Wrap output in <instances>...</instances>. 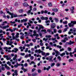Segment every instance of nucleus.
<instances>
[{
	"label": "nucleus",
	"instance_id": "f257e3e1",
	"mask_svg": "<svg viewBox=\"0 0 76 76\" xmlns=\"http://www.w3.org/2000/svg\"><path fill=\"white\" fill-rule=\"evenodd\" d=\"M74 25H76V21H71V23L68 24L69 27L73 28Z\"/></svg>",
	"mask_w": 76,
	"mask_h": 76
},
{
	"label": "nucleus",
	"instance_id": "f03ea898",
	"mask_svg": "<svg viewBox=\"0 0 76 76\" xmlns=\"http://www.w3.org/2000/svg\"><path fill=\"white\" fill-rule=\"evenodd\" d=\"M17 57H18V55L17 54H15L14 55V56L12 60L13 61H15V62H16L18 61V59L17 58Z\"/></svg>",
	"mask_w": 76,
	"mask_h": 76
},
{
	"label": "nucleus",
	"instance_id": "7ed1b4c3",
	"mask_svg": "<svg viewBox=\"0 0 76 76\" xmlns=\"http://www.w3.org/2000/svg\"><path fill=\"white\" fill-rule=\"evenodd\" d=\"M54 51H55L56 53V54L55 55L56 57H58V55H60V52H58V51L57 50H56L55 49H53Z\"/></svg>",
	"mask_w": 76,
	"mask_h": 76
},
{
	"label": "nucleus",
	"instance_id": "20e7f679",
	"mask_svg": "<svg viewBox=\"0 0 76 76\" xmlns=\"http://www.w3.org/2000/svg\"><path fill=\"white\" fill-rule=\"evenodd\" d=\"M1 25H0V28L2 29H6V28H8L9 27V26L7 25L6 26H1Z\"/></svg>",
	"mask_w": 76,
	"mask_h": 76
},
{
	"label": "nucleus",
	"instance_id": "39448f33",
	"mask_svg": "<svg viewBox=\"0 0 76 76\" xmlns=\"http://www.w3.org/2000/svg\"><path fill=\"white\" fill-rule=\"evenodd\" d=\"M14 18H18V17H23V15H17L16 14H13Z\"/></svg>",
	"mask_w": 76,
	"mask_h": 76
},
{
	"label": "nucleus",
	"instance_id": "423d86ee",
	"mask_svg": "<svg viewBox=\"0 0 76 76\" xmlns=\"http://www.w3.org/2000/svg\"><path fill=\"white\" fill-rule=\"evenodd\" d=\"M39 51H40V52H39V53H38V54H40L41 53H42V56H45V53L44 52V51L41 50L40 49H39Z\"/></svg>",
	"mask_w": 76,
	"mask_h": 76
},
{
	"label": "nucleus",
	"instance_id": "0eeeda50",
	"mask_svg": "<svg viewBox=\"0 0 76 76\" xmlns=\"http://www.w3.org/2000/svg\"><path fill=\"white\" fill-rule=\"evenodd\" d=\"M4 66H5V68H6L7 70H10L9 67L7 66V64H4Z\"/></svg>",
	"mask_w": 76,
	"mask_h": 76
},
{
	"label": "nucleus",
	"instance_id": "6e6552de",
	"mask_svg": "<svg viewBox=\"0 0 76 76\" xmlns=\"http://www.w3.org/2000/svg\"><path fill=\"white\" fill-rule=\"evenodd\" d=\"M23 5L24 6V7H28L29 6V5L27 3H26V2L24 3L23 4Z\"/></svg>",
	"mask_w": 76,
	"mask_h": 76
},
{
	"label": "nucleus",
	"instance_id": "1a4fd4ad",
	"mask_svg": "<svg viewBox=\"0 0 76 76\" xmlns=\"http://www.w3.org/2000/svg\"><path fill=\"white\" fill-rule=\"evenodd\" d=\"M56 24L54 23H52L51 25L52 28H54L56 27Z\"/></svg>",
	"mask_w": 76,
	"mask_h": 76
},
{
	"label": "nucleus",
	"instance_id": "9d476101",
	"mask_svg": "<svg viewBox=\"0 0 76 76\" xmlns=\"http://www.w3.org/2000/svg\"><path fill=\"white\" fill-rule=\"evenodd\" d=\"M15 33H12L11 34L12 35V39H16L15 38Z\"/></svg>",
	"mask_w": 76,
	"mask_h": 76
},
{
	"label": "nucleus",
	"instance_id": "9b49d317",
	"mask_svg": "<svg viewBox=\"0 0 76 76\" xmlns=\"http://www.w3.org/2000/svg\"><path fill=\"white\" fill-rule=\"evenodd\" d=\"M49 7H52L53 6V4L51 2H49L48 4Z\"/></svg>",
	"mask_w": 76,
	"mask_h": 76
},
{
	"label": "nucleus",
	"instance_id": "f8f14e48",
	"mask_svg": "<svg viewBox=\"0 0 76 76\" xmlns=\"http://www.w3.org/2000/svg\"><path fill=\"white\" fill-rule=\"evenodd\" d=\"M37 26H39V28H40V29H44V27H43L42 25H37Z\"/></svg>",
	"mask_w": 76,
	"mask_h": 76
},
{
	"label": "nucleus",
	"instance_id": "ddd939ff",
	"mask_svg": "<svg viewBox=\"0 0 76 76\" xmlns=\"http://www.w3.org/2000/svg\"><path fill=\"white\" fill-rule=\"evenodd\" d=\"M14 50H15V51L14 50V52L15 53H17V51H19V50H18V49L16 48H15L14 49Z\"/></svg>",
	"mask_w": 76,
	"mask_h": 76
},
{
	"label": "nucleus",
	"instance_id": "4468645a",
	"mask_svg": "<svg viewBox=\"0 0 76 76\" xmlns=\"http://www.w3.org/2000/svg\"><path fill=\"white\" fill-rule=\"evenodd\" d=\"M53 11L55 12H58V9L56 8H55L53 10Z\"/></svg>",
	"mask_w": 76,
	"mask_h": 76
},
{
	"label": "nucleus",
	"instance_id": "2eb2a0df",
	"mask_svg": "<svg viewBox=\"0 0 76 76\" xmlns=\"http://www.w3.org/2000/svg\"><path fill=\"white\" fill-rule=\"evenodd\" d=\"M37 75H38V74H37V73H33L31 75L32 76H37Z\"/></svg>",
	"mask_w": 76,
	"mask_h": 76
},
{
	"label": "nucleus",
	"instance_id": "dca6fc26",
	"mask_svg": "<svg viewBox=\"0 0 76 76\" xmlns=\"http://www.w3.org/2000/svg\"><path fill=\"white\" fill-rule=\"evenodd\" d=\"M33 64L34 65H35V62H34V61H32L29 64L30 65H31V64Z\"/></svg>",
	"mask_w": 76,
	"mask_h": 76
},
{
	"label": "nucleus",
	"instance_id": "f3484780",
	"mask_svg": "<svg viewBox=\"0 0 76 76\" xmlns=\"http://www.w3.org/2000/svg\"><path fill=\"white\" fill-rule=\"evenodd\" d=\"M69 45H72V44H73L75 43L74 42L72 41V40H70L69 42Z\"/></svg>",
	"mask_w": 76,
	"mask_h": 76
},
{
	"label": "nucleus",
	"instance_id": "a211bd4d",
	"mask_svg": "<svg viewBox=\"0 0 76 76\" xmlns=\"http://www.w3.org/2000/svg\"><path fill=\"white\" fill-rule=\"evenodd\" d=\"M41 32H44L45 34H46L47 33V31H46V29H42L41 30Z\"/></svg>",
	"mask_w": 76,
	"mask_h": 76
},
{
	"label": "nucleus",
	"instance_id": "6ab92c4d",
	"mask_svg": "<svg viewBox=\"0 0 76 76\" xmlns=\"http://www.w3.org/2000/svg\"><path fill=\"white\" fill-rule=\"evenodd\" d=\"M65 54H66V53L64 52L60 54V56H61V57H63V56H65Z\"/></svg>",
	"mask_w": 76,
	"mask_h": 76
},
{
	"label": "nucleus",
	"instance_id": "aec40b11",
	"mask_svg": "<svg viewBox=\"0 0 76 76\" xmlns=\"http://www.w3.org/2000/svg\"><path fill=\"white\" fill-rule=\"evenodd\" d=\"M67 50L68 51H72V48L70 47L68 48Z\"/></svg>",
	"mask_w": 76,
	"mask_h": 76
},
{
	"label": "nucleus",
	"instance_id": "412c9836",
	"mask_svg": "<svg viewBox=\"0 0 76 76\" xmlns=\"http://www.w3.org/2000/svg\"><path fill=\"white\" fill-rule=\"evenodd\" d=\"M18 12H19L20 13H23V10H20L18 11Z\"/></svg>",
	"mask_w": 76,
	"mask_h": 76
},
{
	"label": "nucleus",
	"instance_id": "4be33fe9",
	"mask_svg": "<svg viewBox=\"0 0 76 76\" xmlns=\"http://www.w3.org/2000/svg\"><path fill=\"white\" fill-rule=\"evenodd\" d=\"M23 71L24 73H25L26 72H28V69H24Z\"/></svg>",
	"mask_w": 76,
	"mask_h": 76
},
{
	"label": "nucleus",
	"instance_id": "5701e85b",
	"mask_svg": "<svg viewBox=\"0 0 76 76\" xmlns=\"http://www.w3.org/2000/svg\"><path fill=\"white\" fill-rule=\"evenodd\" d=\"M31 11L28 10V11L27 12V13L28 14V15H30V13H31Z\"/></svg>",
	"mask_w": 76,
	"mask_h": 76
},
{
	"label": "nucleus",
	"instance_id": "b1692460",
	"mask_svg": "<svg viewBox=\"0 0 76 76\" xmlns=\"http://www.w3.org/2000/svg\"><path fill=\"white\" fill-rule=\"evenodd\" d=\"M57 58H58V59H59V61H61V59L60 56H58Z\"/></svg>",
	"mask_w": 76,
	"mask_h": 76
},
{
	"label": "nucleus",
	"instance_id": "393cba45",
	"mask_svg": "<svg viewBox=\"0 0 76 76\" xmlns=\"http://www.w3.org/2000/svg\"><path fill=\"white\" fill-rule=\"evenodd\" d=\"M20 38V39H23L24 38V37H23V35H21Z\"/></svg>",
	"mask_w": 76,
	"mask_h": 76
},
{
	"label": "nucleus",
	"instance_id": "a878e982",
	"mask_svg": "<svg viewBox=\"0 0 76 76\" xmlns=\"http://www.w3.org/2000/svg\"><path fill=\"white\" fill-rule=\"evenodd\" d=\"M45 37L46 38H51V36L50 35H46Z\"/></svg>",
	"mask_w": 76,
	"mask_h": 76
},
{
	"label": "nucleus",
	"instance_id": "bb28decb",
	"mask_svg": "<svg viewBox=\"0 0 76 76\" xmlns=\"http://www.w3.org/2000/svg\"><path fill=\"white\" fill-rule=\"evenodd\" d=\"M33 35L34 36H36L37 37H39V35L38 34H34Z\"/></svg>",
	"mask_w": 76,
	"mask_h": 76
},
{
	"label": "nucleus",
	"instance_id": "cd10ccee",
	"mask_svg": "<svg viewBox=\"0 0 76 76\" xmlns=\"http://www.w3.org/2000/svg\"><path fill=\"white\" fill-rule=\"evenodd\" d=\"M56 66L57 67H59L60 66V64L59 63H57L56 64Z\"/></svg>",
	"mask_w": 76,
	"mask_h": 76
},
{
	"label": "nucleus",
	"instance_id": "c85d7f7f",
	"mask_svg": "<svg viewBox=\"0 0 76 76\" xmlns=\"http://www.w3.org/2000/svg\"><path fill=\"white\" fill-rule=\"evenodd\" d=\"M73 61V59H70L69 60V62H71V61Z\"/></svg>",
	"mask_w": 76,
	"mask_h": 76
},
{
	"label": "nucleus",
	"instance_id": "c756f323",
	"mask_svg": "<svg viewBox=\"0 0 76 76\" xmlns=\"http://www.w3.org/2000/svg\"><path fill=\"white\" fill-rule=\"evenodd\" d=\"M53 59V56L49 57V60L50 61H51V60Z\"/></svg>",
	"mask_w": 76,
	"mask_h": 76
},
{
	"label": "nucleus",
	"instance_id": "7c9ffc66",
	"mask_svg": "<svg viewBox=\"0 0 76 76\" xmlns=\"http://www.w3.org/2000/svg\"><path fill=\"white\" fill-rule=\"evenodd\" d=\"M7 75H8V76H9V75H10L11 74V73H10V72H7Z\"/></svg>",
	"mask_w": 76,
	"mask_h": 76
},
{
	"label": "nucleus",
	"instance_id": "2f4dec72",
	"mask_svg": "<svg viewBox=\"0 0 76 76\" xmlns=\"http://www.w3.org/2000/svg\"><path fill=\"white\" fill-rule=\"evenodd\" d=\"M9 57V55L8 56V55H5L4 56V58H8V57Z\"/></svg>",
	"mask_w": 76,
	"mask_h": 76
},
{
	"label": "nucleus",
	"instance_id": "473e14b6",
	"mask_svg": "<svg viewBox=\"0 0 76 76\" xmlns=\"http://www.w3.org/2000/svg\"><path fill=\"white\" fill-rule=\"evenodd\" d=\"M35 53H37L38 54L39 52H40V51L39 50V49L38 50H36L35 51Z\"/></svg>",
	"mask_w": 76,
	"mask_h": 76
},
{
	"label": "nucleus",
	"instance_id": "72a5a7b5",
	"mask_svg": "<svg viewBox=\"0 0 76 76\" xmlns=\"http://www.w3.org/2000/svg\"><path fill=\"white\" fill-rule=\"evenodd\" d=\"M57 48H59V49H61V46H59L58 45L57 46Z\"/></svg>",
	"mask_w": 76,
	"mask_h": 76
},
{
	"label": "nucleus",
	"instance_id": "f704fd0d",
	"mask_svg": "<svg viewBox=\"0 0 76 76\" xmlns=\"http://www.w3.org/2000/svg\"><path fill=\"white\" fill-rule=\"evenodd\" d=\"M54 20H55L56 22H58V19L57 18H55L54 19Z\"/></svg>",
	"mask_w": 76,
	"mask_h": 76
},
{
	"label": "nucleus",
	"instance_id": "c9c22d12",
	"mask_svg": "<svg viewBox=\"0 0 76 76\" xmlns=\"http://www.w3.org/2000/svg\"><path fill=\"white\" fill-rule=\"evenodd\" d=\"M29 7L30 8V10H30V12H31V10H32V7L31 6H30Z\"/></svg>",
	"mask_w": 76,
	"mask_h": 76
},
{
	"label": "nucleus",
	"instance_id": "e433bc0d",
	"mask_svg": "<svg viewBox=\"0 0 76 76\" xmlns=\"http://www.w3.org/2000/svg\"><path fill=\"white\" fill-rule=\"evenodd\" d=\"M23 22H27V21H28V19L27 18H26V19H23Z\"/></svg>",
	"mask_w": 76,
	"mask_h": 76
},
{
	"label": "nucleus",
	"instance_id": "4c0bfd02",
	"mask_svg": "<svg viewBox=\"0 0 76 76\" xmlns=\"http://www.w3.org/2000/svg\"><path fill=\"white\" fill-rule=\"evenodd\" d=\"M37 72L38 73H41V70L39 69L38 70Z\"/></svg>",
	"mask_w": 76,
	"mask_h": 76
},
{
	"label": "nucleus",
	"instance_id": "58836bf2",
	"mask_svg": "<svg viewBox=\"0 0 76 76\" xmlns=\"http://www.w3.org/2000/svg\"><path fill=\"white\" fill-rule=\"evenodd\" d=\"M74 7H72V8H71L70 10L71 11H72V10H74Z\"/></svg>",
	"mask_w": 76,
	"mask_h": 76
},
{
	"label": "nucleus",
	"instance_id": "ea45409f",
	"mask_svg": "<svg viewBox=\"0 0 76 76\" xmlns=\"http://www.w3.org/2000/svg\"><path fill=\"white\" fill-rule=\"evenodd\" d=\"M44 18L45 17H44V16H42L41 18L40 19H41V20H45V19Z\"/></svg>",
	"mask_w": 76,
	"mask_h": 76
},
{
	"label": "nucleus",
	"instance_id": "a19ab883",
	"mask_svg": "<svg viewBox=\"0 0 76 76\" xmlns=\"http://www.w3.org/2000/svg\"><path fill=\"white\" fill-rule=\"evenodd\" d=\"M32 41L34 42H36V40L35 39H32Z\"/></svg>",
	"mask_w": 76,
	"mask_h": 76
},
{
	"label": "nucleus",
	"instance_id": "79ce46f5",
	"mask_svg": "<svg viewBox=\"0 0 76 76\" xmlns=\"http://www.w3.org/2000/svg\"><path fill=\"white\" fill-rule=\"evenodd\" d=\"M48 10H45L44 11V13H45V14H47V13H48Z\"/></svg>",
	"mask_w": 76,
	"mask_h": 76
},
{
	"label": "nucleus",
	"instance_id": "37998d69",
	"mask_svg": "<svg viewBox=\"0 0 76 76\" xmlns=\"http://www.w3.org/2000/svg\"><path fill=\"white\" fill-rule=\"evenodd\" d=\"M63 23L64 24H67V21L66 20L65 22H63Z\"/></svg>",
	"mask_w": 76,
	"mask_h": 76
},
{
	"label": "nucleus",
	"instance_id": "c03bdc74",
	"mask_svg": "<svg viewBox=\"0 0 76 76\" xmlns=\"http://www.w3.org/2000/svg\"><path fill=\"white\" fill-rule=\"evenodd\" d=\"M10 23H12L13 24H14L15 23H16V22H15V21L12 22V21H11L10 22Z\"/></svg>",
	"mask_w": 76,
	"mask_h": 76
},
{
	"label": "nucleus",
	"instance_id": "a18cd8bd",
	"mask_svg": "<svg viewBox=\"0 0 76 76\" xmlns=\"http://www.w3.org/2000/svg\"><path fill=\"white\" fill-rule=\"evenodd\" d=\"M20 55L21 56H23L25 55V54L24 53H20Z\"/></svg>",
	"mask_w": 76,
	"mask_h": 76
},
{
	"label": "nucleus",
	"instance_id": "49530a36",
	"mask_svg": "<svg viewBox=\"0 0 76 76\" xmlns=\"http://www.w3.org/2000/svg\"><path fill=\"white\" fill-rule=\"evenodd\" d=\"M61 42H64V43H65V42H66V40H65L64 39L62 40L61 41Z\"/></svg>",
	"mask_w": 76,
	"mask_h": 76
},
{
	"label": "nucleus",
	"instance_id": "de8ad7c7",
	"mask_svg": "<svg viewBox=\"0 0 76 76\" xmlns=\"http://www.w3.org/2000/svg\"><path fill=\"white\" fill-rule=\"evenodd\" d=\"M50 20H46L45 21V23H50Z\"/></svg>",
	"mask_w": 76,
	"mask_h": 76
},
{
	"label": "nucleus",
	"instance_id": "09e8293b",
	"mask_svg": "<svg viewBox=\"0 0 76 76\" xmlns=\"http://www.w3.org/2000/svg\"><path fill=\"white\" fill-rule=\"evenodd\" d=\"M54 65H55V63H53L51 64V67H53V66H54Z\"/></svg>",
	"mask_w": 76,
	"mask_h": 76
},
{
	"label": "nucleus",
	"instance_id": "8fccbe9b",
	"mask_svg": "<svg viewBox=\"0 0 76 76\" xmlns=\"http://www.w3.org/2000/svg\"><path fill=\"white\" fill-rule=\"evenodd\" d=\"M53 32L54 33H56V32H57V30L56 29H53Z\"/></svg>",
	"mask_w": 76,
	"mask_h": 76
},
{
	"label": "nucleus",
	"instance_id": "3c124183",
	"mask_svg": "<svg viewBox=\"0 0 76 76\" xmlns=\"http://www.w3.org/2000/svg\"><path fill=\"white\" fill-rule=\"evenodd\" d=\"M14 67H15V68H18V65L15 64V65H14Z\"/></svg>",
	"mask_w": 76,
	"mask_h": 76
},
{
	"label": "nucleus",
	"instance_id": "603ef678",
	"mask_svg": "<svg viewBox=\"0 0 76 76\" xmlns=\"http://www.w3.org/2000/svg\"><path fill=\"white\" fill-rule=\"evenodd\" d=\"M54 37H58V34H56V35H54Z\"/></svg>",
	"mask_w": 76,
	"mask_h": 76
},
{
	"label": "nucleus",
	"instance_id": "864d4df0",
	"mask_svg": "<svg viewBox=\"0 0 76 76\" xmlns=\"http://www.w3.org/2000/svg\"><path fill=\"white\" fill-rule=\"evenodd\" d=\"M34 56H31L30 57V59L31 60H33V59H34Z\"/></svg>",
	"mask_w": 76,
	"mask_h": 76
},
{
	"label": "nucleus",
	"instance_id": "5fc2aeb1",
	"mask_svg": "<svg viewBox=\"0 0 76 76\" xmlns=\"http://www.w3.org/2000/svg\"><path fill=\"white\" fill-rule=\"evenodd\" d=\"M25 58H28V57H29V56L27 54L25 56Z\"/></svg>",
	"mask_w": 76,
	"mask_h": 76
},
{
	"label": "nucleus",
	"instance_id": "6e6d98bb",
	"mask_svg": "<svg viewBox=\"0 0 76 76\" xmlns=\"http://www.w3.org/2000/svg\"><path fill=\"white\" fill-rule=\"evenodd\" d=\"M64 39L66 41H68V38L67 37H65L64 38Z\"/></svg>",
	"mask_w": 76,
	"mask_h": 76
},
{
	"label": "nucleus",
	"instance_id": "4d7b16f0",
	"mask_svg": "<svg viewBox=\"0 0 76 76\" xmlns=\"http://www.w3.org/2000/svg\"><path fill=\"white\" fill-rule=\"evenodd\" d=\"M41 48L42 49V51H44V48H45V47L43 46L41 47Z\"/></svg>",
	"mask_w": 76,
	"mask_h": 76
},
{
	"label": "nucleus",
	"instance_id": "13d9d810",
	"mask_svg": "<svg viewBox=\"0 0 76 76\" xmlns=\"http://www.w3.org/2000/svg\"><path fill=\"white\" fill-rule=\"evenodd\" d=\"M45 18V20H48V17H45L44 18Z\"/></svg>",
	"mask_w": 76,
	"mask_h": 76
},
{
	"label": "nucleus",
	"instance_id": "bf43d9fd",
	"mask_svg": "<svg viewBox=\"0 0 76 76\" xmlns=\"http://www.w3.org/2000/svg\"><path fill=\"white\" fill-rule=\"evenodd\" d=\"M1 70H4L5 69H4V67H2V68L1 69Z\"/></svg>",
	"mask_w": 76,
	"mask_h": 76
},
{
	"label": "nucleus",
	"instance_id": "052dcab7",
	"mask_svg": "<svg viewBox=\"0 0 76 76\" xmlns=\"http://www.w3.org/2000/svg\"><path fill=\"white\" fill-rule=\"evenodd\" d=\"M22 26V24H20V25H18V27L19 28H20V27H21Z\"/></svg>",
	"mask_w": 76,
	"mask_h": 76
},
{
	"label": "nucleus",
	"instance_id": "680f3d73",
	"mask_svg": "<svg viewBox=\"0 0 76 76\" xmlns=\"http://www.w3.org/2000/svg\"><path fill=\"white\" fill-rule=\"evenodd\" d=\"M65 45H70V43L69 42H66V43Z\"/></svg>",
	"mask_w": 76,
	"mask_h": 76
},
{
	"label": "nucleus",
	"instance_id": "e2e57ef3",
	"mask_svg": "<svg viewBox=\"0 0 76 76\" xmlns=\"http://www.w3.org/2000/svg\"><path fill=\"white\" fill-rule=\"evenodd\" d=\"M73 30L74 32H76V28H73Z\"/></svg>",
	"mask_w": 76,
	"mask_h": 76
},
{
	"label": "nucleus",
	"instance_id": "0e129e2a",
	"mask_svg": "<svg viewBox=\"0 0 76 76\" xmlns=\"http://www.w3.org/2000/svg\"><path fill=\"white\" fill-rule=\"evenodd\" d=\"M58 32H59V33H61L62 31H61V30H59L58 31Z\"/></svg>",
	"mask_w": 76,
	"mask_h": 76
},
{
	"label": "nucleus",
	"instance_id": "69168bd1",
	"mask_svg": "<svg viewBox=\"0 0 76 76\" xmlns=\"http://www.w3.org/2000/svg\"><path fill=\"white\" fill-rule=\"evenodd\" d=\"M14 73H18V70L16 69V70H15V71L14 72Z\"/></svg>",
	"mask_w": 76,
	"mask_h": 76
},
{
	"label": "nucleus",
	"instance_id": "338daca9",
	"mask_svg": "<svg viewBox=\"0 0 76 76\" xmlns=\"http://www.w3.org/2000/svg\"><path fill=\"white\" fill-rule=\"evenodd\" d=\"M35 69H36L35 68L33 69L32 70V72H34V71H35Z\"/></svg>",
	"mask_w": 76,
	"mask_h": 76
},
{
	"label": "nucleus",
	"instance_id": "774afa93",
	"mask_svg": "<svg viewBox=\"0 0 76 76\" xmlns=\"http://www.w3.org/2000/svg\"><path fill=\"white\" fill-rule=\"evenodd\" d=\"M9 15H13V13H11L10 12L9 13Z\"/></svg>",
	"mask_w": 76,
	"mask_h": 76
}]
</instances>
